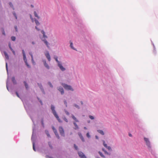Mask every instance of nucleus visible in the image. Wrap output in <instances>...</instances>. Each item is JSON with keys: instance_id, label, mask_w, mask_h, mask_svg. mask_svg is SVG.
<instances>
[{"instance_id": "obj_63", "label": "nucleus", "mask_w": 158, "mask_h": 158, "mask_svg": "<svg viewBox=\"0 0 158 158\" xmlns=\"http://www.w3.org/2000/svg\"><path fill=\"white\" fill-rule=\"evenodd\" d=\"M58 139H59L60 137L59 135H58L57 136H56Z\"/></svg>"}, {"instance_id": "obj_32", "label": "nucleus", "mask_w": 158, "mask_h": 158, "mask_svg": "<svg viewBox=\"0 0 158 158\" xmlns=\"http://www.w3.org/2000/svg\"><path fill=\"white\" fill-rule=\"evenodd\" d=\"M2 34L5 36L6 35V34H5V32L4 31V29L3 28H2Z\"/></svg>"}, {"instance_id": "obj_37", "label": "nucleus", "mask_w": 158, "mask_h": 158, "mask_svg": "<svg viewBox=\"0 0 158 158\" xmlns=\"http://www.w3.org/2000/svg\"><path fill=\"white\" fill-rule=\"evenodd\" d=\"M41 123L42 125V127H44V120H43V119H42L41 120Z\"/></svg>"}, {"instance_id": "obj_46", "label": "nucleus", "mask_w": 158, "mask_h": 158, "mask_svg": "<svg viewBox=\"0 0 158 158\" xmlns=\"http://www.w3.org/2000/svg\"><path fill=\"white\" fill-rule=\"evenodd\" d=\"M74 147L76 150H77L78 149V147L75 144L74 145Z\"/></svg>"}, {"instance_id": "obj_6", "label": "nucleus", "mask_w": 158, "mask_h": 158, "mask_svg": "<svg viewBox=\"0 0 158 158\" xmlns=\"http://www.w3.org/2000/svg\"><path fill=\"white\" fill-rule=\"evenodd\" d=\"M51 109L52 111V112L54 116H55L57 114L55 110V107L54 106L52 105L51 106Z\"/></svg>"}, {"instance_id": "obj_8", "label": "nucleus", "mask_w": 158, "mask_h": 158, "mask_svg": "<svg viewBox=\"0 0 158 158\" xmlns=\"http://www.w3.org/2000/svg\"><path fill=\"white\" fill-rule=\"evenodd\" d=\"M42 62L43 63L44 66L47 69H50V67L48 65L47 63L46 60L45 59H43L42 60Z\"/></svg>"}, {"instance_id": "obj_22", "label": "nucleus", "mask_w": 158, "mask_h": 158, "mask_svg": "<svg viewBox=\"0 0 158 158\" xmlns=\"http://www.w3.org/2000/svg\"><path fill=\"white\" fill-rule=\"evenodd\" d=\"M72 117L73 119L75 121V122H79V120L77 119V118L74 116L72 114Z\"/></svg>"}, {"instance_id": "obj_30", "label": "nucleus", "mask_w": 158, "mask_h": 158, "mask_svg": "<svg viewBox=\"0 0 158 158\" xmlns=\"http://www.w3.org/2000/svg\"><path fill=\"white\" fill-rule=\"evenodd\" d=\"M52 128L53 130V131L54 133H56L57 132V130L55 128V127L54 126L52 127Z\"/></svg>"}, {"instance_id": "obj_23", "label": "nucleus", "mask_w": 158, "mask_h": 158, "mask_svg": "<svg viewBox=\"0 0 158 158\" xmlns=\"http://www.w3.org/2000/svg\"><path fill=\"white\" fill-rule=\"evenodd\" d=\"M73 124L74 126H75V127H74V128L75 130H77L78 129L79 127L77 125V123H75V122H73Z\"/></svg>"}, {"instance_id": "obj_47", "label": "nucleus", "mask_w": 158, "mask_h": 158, "mask_svg": "<svg viewBox=\"0 0 158 158\" xmlns=\"http://www.w3.org/2000/svg\"><path fill=\"white\" fill-rule=\"evenodd\" d=\"M15 94L17 96L19 97V98H21L20 96L19 95V94H18V93L17 92V91H16L15 92Z\"/></svg>"}, {"instance_id": "obj_16", "label": "nucleus", "mask_w": 158, "mask_h": 158, "mask_svg": "<svg viewBox=\"0 0 158 158\" xmlns=\"http://www.w3.org/2000/svg\"><path fill=\"white\" fill-rule=\"evenodd\" d=\"M3 53L4 54V55L5 56L6 59V60H8L9 57V56H8V54H7V53H6V51H4L3 52Z\"/></svg>"}, {"instance_id": "obj_52", "label": "nucleus", "mask_w": 158, "mask_h": 158, "mask_svg": "<svg viewBox=\"0 0 158 158\" xmlns=\"http://www.w3.org/2000/svg\"><path fill=\"white\" fill-rule=\"evenodd\" d=\"M79 136L80 138L81 137L83 136L82 134L80 132H78V133Z\"/></svg>"}, {"instance_id": "obj_45", "label": "nucleus", "mask_w": 158, "mask_h": 158, "mask_svg": "<svg viewBox=\"0 0 158 158\" xmlns=\"http://www.w3.org/2000/svg\"><path fill=\"white\" fill-rule=\"evenodd\" d=\"M64 111L66 113V114L67 115H69V113L66 110H64Z\"/></svg>"}, {"instance_id": "obj_54", "label": "nucleus", "mask_w": 158, "mask_h": 158, "mask_svg": "<svg viewBox=\"0 0 158 158\" xmlns=\"http://www.w3.org/2000/svg\"><path fill=\"white\" fill-rule=\"evenodd\" d=\"M31 61L33 64H35V62L34 61L33 59H31Z\"/></svg>"}, {"instance_id": "obj_62", "label": "nucleus", "mask_w": 158, "mask_h": 158, "mask_svg": "<svg viewBox=\"0 0 158 158\" xmlns=\"http://www.w3.org/2000/svg\"><path fill=\"white\" fill-rule=\"evenodd\" d=\"M29 55H30V56H31V55H32V53L31 52H29Z\"/></svg>"}, {"instance_id": "obj_10", "label": "nucleus", "mask_w": 158, "mask_h": 158, "mask_svg": "<svg viewBox=\"0 0 158 158\" xmlns=\"http://www.w3.org/2000/svg\"><path fill=\"white\" fill-rule=\"evenodd\" d=\"M78 154L79 156L81 158H86L84 154L81 152H78Z\"/></svg>"}, {"instance_id": "obj_3", "label": "nucleus", "mask_w": 158, "mask_h": 158, "mask_svg": "<svg viewBox=\"0 0 158 158\" xmlns=\"http://www.w3.org/2000/svg\"><path fill=\"white\" fill-rule=\"evenodd\" d=\"M144 140L145 143L147 146V148L148 149L149 151L152 153V145L149 139L148 138L144 137Z\"/></svg>"}, {"instance_id": "obj_25", "label": "nucleus", "mask_w": 158, "mask_h": 158, "mask_svg": "<svg viewBox=\"0 0 158 158\" xmlns=\"http://www.w3.org/2000/svg\"><path fill=\"white\" fill-rule=\"evenodd\" d=\"M45 133L47 135V136L48 137H50V134H49V132L48 131V130H45Z\"/></svg>"}, {"instance_id": "obj_61", "label": "nucleus", "mask_w": 158, "mask_h": 158, "mask_svg": "<svg viewBox=\"0 0 158 158\" xmlns=\"http://www.w3.org/2000/svg\"><path fill=\"white\" fill-rule=\"evenodd\" d=\"M32 21L33 22L34 21H35V19H33V18L32 19H31Z\"/></svg>"}, {"instance_id": "obj_34", "label": "nucleus", "mask_w": 158, "mask_h": 158, "mask_svg": "<svg viewBox=\"0 0 158 158\" xmlns=\"http://www.w3.org/2000/svg\"><path fill=\"white\" fill-rule=\"evenodd\" d=\"M48 144L49 147H50V148L51 149H52L53 148V147H52V145L51 144V142H48Z\"/></svg>"}, {"instance_id": "obj_26", "label": "nucleus", "mask_w": 158, "mask_h": 158, "mask_svg": "<svg viewBox=\"0 0 158 158\" xmlns=\"http://www.w3.org/2000/svg\"><path fill=\"white\" fill-rule=\"evenodd\" d=\"M34 19H35V23L38 26L40 24V23L39 22V21L38 20H36L35 18H34Z\"/></svg>"}, {"instance_id": "obj_36", "label": "nucleus", "mask_w": 158, "mask_h": 158, "mask_svg": "<svg viewBox=\"0 0 158 158\" xmlns=\"http://www.w3.org/2000/svg\"><path fill=\"white\" fill-rule=\"evenodd\" d=\"M6 69L7 71V74L8 75V65H7V63L6 62Z\"/></svg>"}, {"instance_id": "obj_1", "label": "nucleus", "mask_w": 158, "mask_h": 158, "mask_svg": "<svg viewBox=\"0 0 158 158\" xmlns=\"http://www.w3.org/2000/svg\"><path fill=\"white\" fill-rule=\"evenodd\" d=\"M31 118L32 120L33 124L34 125V126L33 127L32 129V134L31 136V140L32 143L33 145V150L35 151H36V149L35 147V136L36 134V129L35 128V122L34 121V120L33 118L31 117Z\"/></svg>"}, {"instance_id": "obj_13", "label": "nucleus", "mask_w": 158, "mask_h": 158, "mask_svg": "<svg viewBox=\"0 0 158 158\" xmlns=\"http://www.w3.org/2000/svg\"><path fill=\"white\" fill-rule=\"evenodd\" d=\"M69 43L70 44V47L71 48L74 50L77 51V49L73 47V43L71 40L69 41Z\"/></svg>"}, {"instance_id": "obj_11", "label": "nucleus", "mask_w": 158, "mask_h": 158, "mask_svg": "<svg viewBox=\"0 0 158 158\" xmlns=\"http://www.w3.org/2000/svg\"><path fill=\"white\" fill-rule=\"evenodd\" d=\"M57 89L59 91L61 94H64V91L63 88L61 86L58 87Z\"/></svg>"}, {"instance_id": "obj_42", "label": "nucleus", "mask_w": 158, "mask_h": 158, "mask_svg": "<svg viewBox=\"0 0 158 158\" xmlns=\"http://www.w3.org/2000/svg\"><path fill=\"white\" fill-rule=\"evenodd\" d=\"M37 99H38V101H39V102H40V103L41 104V105H43V102H42V101L41 100H40V99L39 98H38V97H37Z\"/></svg>"}, {"instance_id": "obj_56", "label": "nucleus", "mask_w": 158, "mask_h": 158, "mask_svg": "<svg viewBox=\"0 0 158 158\" xmlns=\"http://www.w3.org/2000/svg\"><path fill=\"white\" fill-rule=\"evenodd\" d=\"M54 133L56 136H57L58 135H59L57 132L56 133Z\"/></svg>"}, {"instance_id": "obj_43", "label": "nucleus", "mask_w": 158, "mask_h": 158, "mask_svg": "<svg viewBox=\"0 0 158 158\" xmlns=\"http://www.w3.org/2000/svg\"><path fill=\"white\" fill-rule=\"evenodd\" d=\"M8 46L10 48V50L11 49H12V47H11V43L10 42H9L8 44Z\"/></svg>"}, {"instance_id": "obj_60", "label": "nucleus", "mask_w": 158, "mask_h": 158, "mask_svg": "<svg viewBox=\"0 0 158 158\" xmlns=\"http://www.w3.org/2000/svg\"><path fill=\"white\" fill-rule=\"evenodd\" d=\"M35 29H36L37 30H38V31H39V30H40V29H39V28H38L36 26V27H35Z\"/></svg>"}, {"instance_id": "obj_7", "label": "nucleus", "mask_w": 158, "mask_h": 158, "mask_svg": "<svg viewBox=\"0 0 158 158\" xmlns=\"http://www.w3.org/2000/svg\"><path fill=\"white\" fill-rule=\"evenodd\" d=\"M45 55L46 57L48 59L49 61H50L51 60L50 55L49 54V52L48 51H46L45 53Z\"/></svg>"}, {"instance_id": "obj_48", "label": "nucleus", "mask_w": 158, "mask_h": 158, "mask_svg": "<svg viewBox=\"0 0 158 158\" xmlns=\"http://www.w3.org/2000/svg\"><path fill=\"white\" fill-rule=\"evenodd\" d=\"M63 119L66 122H68V120L65 117H64L63 118Z\"/></svg>"}, {"instance_id": "obj_9", "label": "nucleus", "mask_w": 158, "mask_h": 158, "mask_svg": "<svg viewBox=\"0 0 158 158\" xmlns=\"http://www.w3.org/2000/svg\"><path fill=\"white\" fill-rule=\"evenodd\" d=\"M8 79L6 81V88L10 92H12V90H13L12 87H11L10 88H9L8 87Z\"/></svg>"}, {"instance_id": "obj_41", "label": "nucleus", "mask_w": 158, "mask_h": 158, "mask_svg": "<svg viewBox=\"0 0 158 158\" xmlns=\"http://www.w3.org/2000/svg\"><path fill=\"white\" fill-rule=\"evenodd\" d=\"M74 106H75L76 108H77L78 109H79L80 108V107L79 106H78V105H77V104H74Z\"/></svg>"}, {"instance_id": "obj_20", "label": "nucleus", "mask_w": 158, "mask_h": 158, "mask_svg": "<svg viewBox=\"0 0 158 158\" xmlns=\"http://www.w3.org/2000/svg\"><path fill=\"white\" fill-rule=\"evenodd\" d=\"M54 116L58 120V122L60 123H61L62 122V121L59 118L58 115L57 114H56Z\"/></svg>"}, {"instance_id": "obj_14", "label": "nucleus", "mask_w": 158, "mask_h": 158, "mask_svg": "<svg viewBox=\"0 0 158 158\" xmlns=\"http://www.w3.org/2000/svg\"><path fill=\"white\" fill-rule=\"evenodd\" d=\"M41 33L43 35V37L42 38H44H44H48L47 36L46 35L45 32L44 31L42 30L41 31Z\"/></svg>"}, {"instance_id": "obj_53", "label": "nucleus", "mask_w": 158, "mask_h": 158, "mask_svg": "<svg viewBox=\"0 0 158 158\" xmlns=\"http://www.w3.org/2000/svg\"><path fill=\"white\" fill-rule=\"evenodd\" d=\"M10 50L11 51L13 52V54L15 55V51L13 49H12V50L11 49Z\"/></svg>"}, {"instance_id": "obj_44", "label": "nucleus", "mask_w": 158, "mask_h": 158, "mask_svg": "<svg viewBox=\"0 0 158 158\" xmlns=\"http://www.w3.org/2000/svg\"><path fill=\"white\" fill-rule=\"evenodd\" d=\"M109 150L111 151L112 149L111 148L110 146H107V147H106Z\"/></svg>"}, {"instance_id": "obj_51", "label": "nucleus", "mask_w": 158, "mask_h": 158, "mask_svg": "<svg viewBox=\"0 0 158 158\" xmlns=\"http://www.w3.org/2000/svg\"><path fill=\"white\" fill-rule=\"evenodd\" d=\"M102 150H103V151H104V152H105L106 154H108V152H107V151H106L105 150V149H104V148H102Z\"/></svg>"}, {"instance_id": "obj_57", "label": "nucleus", "mask_w": 158, "mask_h": 158, "mask_svg": "<svg viewBox=\"0 0 158 158\" xmlns=\"http://www.w3.org/2000/svg\"><path fill=\"white\" fill-rule=\"evenodd\" d=\"M23 104H24V107L25 108L26 110H27V109H26V105L24 104V102H23Z\"/></svg>"}, {"instance_id": "obj_17", "label": "nucleus", "mask_w": 158, "mask_h": 158, "mask_svg": "<svg viewBox=\"0 0 158 158\" xmlns=\"http://www.w3.org/2000/svg\"><path fill=\"white\" fill-rule=\"evenodd\" d=\"M22 53L23 55V60H25L26 59V55L25 54V52L24 50L23 49L22 50Z\"/></svg>"}, {"instance_id": "obj_59", "label": "nucleus", "mask_w": 158, "mask_h": 158, "mask_svg": "<svg viewBox=\"0 0 158 158\" xmlns=\"http://www.w3.org/2000/svg\"><path fill=\"white\" fill-rule=\"evenodd\" d=\"M30 19H32L33 18H32V15H31L30 14Z\"/></svg>"}, {"instance_id": "obj_27", "label": "nucleus", "mask_w": 158, "mask_h": 158, "mask_svg": "<svg viewBox=\"0 0 158 158\" xmlns=\"http://www.w3.org/2000/svg\"><path fill=\"white\" fill-rule=\"evenodd\" d=\"M34 15L38 19H40V17L38 16L36 12L35 11H34Z\"/></svg>"}, {"instance_id": "obj_31", "label": "nucleus", "mask_w": 158, "mask_h": 158, "mask_svg": "<svg viewBox=\"0 0 158 158\" xmlns=\"http://www.w3.org/2000/svg\"><path fill=\"white\" fill-rule=\"evenodd\" d=\"M89 117L90 119L91 120H93L95 118L94 117V116L91 115H89Z\"/></svg>"}, {"instance_id": "obj_64", "label": "nucleus", "mask_w": 158, "mask_h": 158, "mask_svg": "<svg viewBox=\"0 0 158 158\" xmlns=\"http://www.w3.org/2000/svg\"><path fill=\"white\" fill-rule=\"evenodd\" d=\"M87 122L88 123H89L90 122V120H88Z\"/></svg>"}, {"instance_id": "obj_50", "label": "nucleus", "mask_w": 158, "mask_h": 158, "mask_svg": "<svg viewBox=\"0 0 158 158\" xmlns=\"http://www.w3.org/2000/svg\"><path fill=\"white\" fill-rule=\"evenodd\" d=\"M64 104L67 107V102L66 100H64Z\"/></svg>"}, {"instance_id": "obj_5", "label": "nucleus", "mask_w": 158, "mask_h": 158, "mask_svg": "<svg viewBox=\"0 0 158 158\" xmlns=\"http://www.w3.org/2000/svg\"><path fill=\"white\" fill-rule=\"evenodd\" d=\"M59 132L60 134V135L63 137H64L65 134L64 132V129L61 126H60L59 127Z\"/></svg>"}, {"instance_id": "obj_18", "label": "nucleus", "mask_w": 158, "mask_h": 158, "mask_svg": "<svg viewBox=\"0 0 158 158\" xmlns=\"http://www.w3.org/2000/svg\"><path fill=\"white\" fill-rule=\"evenodd\" d=\"M24 62L25 63L26 65H27V67L28 68H30L31 67L28 64L27 61V59H24L23 60Z\"/></svg>"}, {"instance_id": "obj_29", "label": "nucleus", "mask_w": 158, "mask_h": 158, "mask_svg": "<svg viewBox=\"0 0 158 158\" xmlns=\"http://www.w3.org/2000/svg\"><path fill=\"white\" fill-rule=\"evenodd\" d=\"M9 4L10 7H11L13 10H15V8L13 6V5L11 2H9Z\"/></svg>"}, {"instance_id": "obj_21", "label": "nucleus", "mask_w": 158, "mask_h": 158, "mask_svg": "<svg viewBox=\"0 0 158 158\" xmlns=\"http://www.w3.org/2000/svg\"><path fill=\"white\" fill-rule=\"evenodd\" d=\"M24 85L26 89L27 90H28L29 88V87L28 84L26 83L25 81L23 82Z\"/></svg>"}, {"instance_id": "obj_2", "label": "nucleus", "mask_w": 158, "mask_h": 158, "mask_svg": "<svg viewBox=\"0 0 158 158\" xmlns=\"http://www.w3.org/2000/svg\"><path fill=\"white\" fill-rule=\"evenodd\" d=\"M54 58L57 62V66L59 67L60 69L62 72L65 71L66 69L63 66L61 61L58 60L57 56H54Z\"/></svg>"}, {"instance_id": "obj_55", "label": "nucleus", "mask_w": 158, "mask_h": 158, "mask_svg": "<svg viewBox=\"0 0 158 158\" xmlns=\"http://www.w3.org/2000/svg\"><path fill=\"white\" fill-rule=\"evenodd\" d=\"M15 31H18V28H17V27L16 26H15Z\"/></svg>"}, {"instance_id": "obj_4", "label": "nucleus", "mask_w": 158, "mask_h": 158, "mask_svg": "<svg viewBox=\"0 0 158 158\" xmlns=\"http://www.w3.org/2000/svg\"><path fill=\"white\" fill-rule=\"evenodd\" d=\"M62 85L66 89H67L68 90H70L72 91H73V88L70 85H69L66 84H64V83H62Z\"/></svg>"}, {"instance_id": "obj_12", "label": "nucleus", "mask_w": 158, "mask_h": 158, "mask_svg": "<svg viewBox=\"0 0 158 158\" xmlns=\"http://www.w3.org/2000/svg\"><path fill=\"white\" fill-rule=\"evenodd\" d=\"M41 40L44 42V44H45L47 47L49 48V44L47 40L45 39H44V38H42Z\"/></svg>"}, {"instance_id": "obj_38", "label": "nucleus", "mask_w": 158, "mask_h": 158, "mask_svg": "<svg viewBox=\"0 0 158 158\" xmlns=\"http://www.w3.org/2000/svg\"><path fill=\"white\" fill-rule=\"evenodd\" d=\"M102 141H103V145L104 146V147H105V148H106V147H107V145L105 143V141L103 140Z\"/></svg>"}, {"instance_id": "obj_40", "label": "nucleus", "mask_w": 158, "mask_h": 158, "mask_svg": "<svg viewBox=\"0 0 158 158\" xmlns=\"http://www.w3.org/2000/svg\"><path fill=\"white\" fill-rule=\"evenodd\" d=\"M86 136L89 138L90 137V135H89V132H87L86 134Z\"/></svg>"}, {"instance_id": "obj_35", "label": "nucleus", "mask_w": 158, "mask_h": 158, "mask_svg": "<svg viewBox=\"0 0 158 158\" xmlns=\"http://www.w3.org/2000/svg\"><path fill=\"white\" fill-rule=\"evenodd\" d=\"M12 13L14 17H15L16 19H17V17L16 15V14L15 13V11H13V12Z\"/></svg>"}, {"instance_id": "obj_39", "label": "nucleus", "mask_w": 158, "mask_h": 158, "mask_svg": "<svg viewBox=\"0 0 158 158\" xmlns=\"http://www.w3.org/2000/svg\"><path fill=\"white\" fill-rule=\"evenodd\" d=\"M11 40L13 41H15L16 39L15 37L14 36H12L11 37Z\"/></svg>"}, {"instance_id": "obj_49", "label": "nucleus", "mask_w": 158, "mask_h": 158, "mask_svg": "<svg viewBox=\"0 0 158 158\" xmlns=\"http://www.w3.org/2000/svg\"><path fill=\"white\" fill-rule=\"evenodd\" d=\"M80 139H81V140L82 141V142H84L85 141V139L84 138L83 136L81 137L80 138Z\"/></svg>"}, {"instance_id": "obj_15", "label": "nucleus", "mask_w": 158, "mask_h": 158, "mask_svg": "<svg viewBox=\"0 0 158 158\" xmlns=\"http://www.w3.org/2000/svg\"><path fill=\"white\" fill-rule=\"evenodd\" d=\"M38 85L41 90L42 91L44 94H45V92L44 90V89L43 87V86L41 84H38Z\"/></svg>"}, {"instance_id": "obj_33", "label": "nucleus", "mask_w": 158, "mask_h": 158, "mask_svg": "<svg viewBox=\"0 0 158 158\" xmlns=\"http://www.w3.org/2000/svg\"><path fill=\"white\" fill-rule=\"evenodd\" d=\"M48 85L51 87V88H53V85H52V83H51L50 82H48Z\"/></svg>"}, {"instance_id": "obj_24", "label": "nucleus", "mask_w": 158, "mask_h": 158, "mask_svg": "<svg viewBox=\"0 0 158 158\" xmlns=\"http://www.w3.org/2000/svg\"><path fill=\"white\" fill-rule=\"evenodd\" d=\"M97 131L100 134L102 135H104V133L103 131L101 130H97Z\"/></svg>"}, {"instance_id": "obj_19", "label": "nucleus", "mask_w": 158, "mask_h": 158, "mask_svg": "<svg viewBox=\"0 0 158 158\" xmlns=\"http://www.w3.org/2000/svg\"><path fill=\"white\" fill-rule=\"evenodd\" d=\"M12 81L13 82V84L14 85H15L17 83L16 81L15 80V77H12L11 78Z\"/></svg>"}, {"instance_id": "obj_28", "label": "nucleus", "mask_w": 158, "mask_h": 158, "mask_svg": "<svg viewBox=\"0 0 158 158\" xmlns=\"http://www.w3.org/2000/svg\"><path fill=\"white\" fill-rule=\"evenodd\" d=\"M98 153L103 158H105V156L101 152L99 151L98 152Z\"/></svg>"}, {"instance_id": "obj_58", "label": "nucleus", "mask_w": 158, "mask_h": 158, "mask_svg": "<svg viewBox=\"0 0 158 158\" xmlns=\"http://www.w3.org/2000/svg\"><path fill=\"white\" fill-rule=\"evenodd\" d=\"M95 138L96 139H99V138H98V137L97 136V135H96L95 136Z\"/></svg>"}]
</instances>
